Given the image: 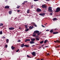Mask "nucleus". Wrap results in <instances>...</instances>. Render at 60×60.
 <instances>
[{"label": "nucleus", "mask_w": 60, "mask_h": 60, "mask_svg": "<svg viewBox=\"0 0 60 60\" xmlns=\"http://www.w3.org/2000/svg\"><path fill=\"white\" fill-rule=\"evenodd\" d=\"M48 11L50 12H52L53 11L52 10V7H49L48 8Z\"/></svg>", "instance_id": "obj_1"}, {"label": "nucleus", "mask_w": 60, "mask_h": 60, "mask_svg": "<svg viewBox=\"0 0 60 60\" xmlns=\"http://www.w3.org/2000/svg\"><path fill=\"white\" fill-rule=\"evenodd\" d=\"M59 11H60V8L59 7H58L56 8V11L55 12H59Z\"/></svg>", "instance_id": "obj_2"}, {"label": "nucleus", "mask_w": 60, "mask_h": 60, "mask_svg": "<svg viewBox=\"0 0 60 60\" xmlns=\"http://www.w3.org/2000/svg\"><path fill=\"white\" fill-rule=\"evenodd\" d=\"M42 7L43 8H45V10H46V9H47V8H47V6H46V5L43 4L42 5Z\"/></svg>", "instance_id": "obj_3"}, {"label": "nucleus", "mask_w": 60, "mask_h": 60, "mask_svg": "<svg viewBox=\"0 0 60 60\" xmlns=\"http://www.w3.org/2000/svg\"><path fill=\"white\" fill-rule=\"evenodd\" d=\"M39 33V31L38 30H35L34 31V32L33 33V34H37Z\"/></svg>", "instance_id": "obj_4"}, {"label": "nucleus", "mask_w": 60, "mask_h": 60, "mask_svg": "<svg viewBox=\"0 0 60 60\" xmlns=\"http://www.w3.org/2000/svg\"><path fill=\"white\" fill-rule=\"evenodd\" d=\"M36 11L37 12H40V11H41V10L39 8H38L37 9Z\"/></svg>", "instance_id": "obj_5"}, {"label": "nucleus", "mask_w": 60, "mask_h": 60, "mask_svg": "<svg viewBox=\"0 0 60 60\" xmlns=\"http://www.w3.org/2000/svg\"><path fill=\"white\" fill-rule=\"evenodd\" d=\"M15 29V28L13 27H10L9 28V29L10 30H14V29Z\"/></svg>", "instance_id": "obj_6"}, {"label": "nucleus", "mask_w": 60, "mask_h": 60, "mask_svg": "<svg viewBox=\"0 0 60 60\" xmlns=\"http://www.w3.org/2000/svg\"><path fill=\"white\" fill-rule=\"evenodd\" d=\"M39 15L40 16H44L45 15V13H42L40 14H39Z\"/></svg>", "instance_id": "obj_7"}, {"label": "nucleus", "mask_w": 60, "mask_h": 60, "mask_svg": "<svg viewBox=\"0 0 60 60\" xmlns=\"http://www.w3.org/2000/svg\"><path fill=\"white\" fill-rule=\"evenodd\" d=\"M32 54L33 56H36V54L35 53V52H33L32 53Z\"/></svg>", "instance_id": "obj_8"}, {"label": "nucleus", "mask_w": 60, "mask_h": 60, "mask_svg": "<svg viewBox=\"0 0 60 60\" xmlns=\"http://www.w3.org/2000/svg\"><path fill=\"white\" fill-rule=\"evenodd\" d=\"M58 33H59V32H58L56 31L53 32V34H58Z\"/></svg>", "instance_id": "obj_9"}, {"label": "nucleus", "mask_w": 60, "mask_h": 60, "mask_svg": "<svg viewBox=\"0 0 60 60\" xmlns=\"http://www.w3.org/2000/svg\"><path fill=\"white\" fill-rule=\"evenodd\" d=\"M10 7H9V6L7 5V6H6L5 7V9H9V8Z\"/></svg>", "instance_id": "obj_10"}, {"label": "nucleus", "mask_w": 60, "mask_h": 60, "mask_svg": "<svg viewBox=\"0 0 60 60\" xmlns=\"http://www.w3.org/2000/svg\"><path fill=\"white\" fill-rule=\"evenodd\" d=\"M54 42L55 43H56V42H58V43H60V41L58 40H56V41H54Z\"/></svg>", "instance_id": "obj_11"}, {"label": "nucleus", "mask_w": 60, "mask_h": 60, "mask_svg": "<svg viewBox=\"0 0 60 60\" xmlns=\"http://www.w3.org/2000/svg\"><path fill=\"white\" fill-rule=\"evenodd\" d=\"M32 24L33 25H34L35 27H37V25H35V23H34L33 22L32 23Z\"/></svg>", "instance_id": "obj_12"}, {"label": "nucleus", "mask_w": 60, "mask_h": 60, "mask_svg": "<svg viewBox=\"0 0 60 60\" xmlns=\"http://www.w3.org/2000/svg\"><path fill=\"white\" fill-rule=\"evenodd\" d=\"M33 27H34V26H30L29 27V28L30 30H31V29H32L33 28Z\"/></svg>", "instance_id": "obj_13"}, {"label": "nucleus", "mask_w": 60, "mask_h": 60, "mask_svg": "<svg viewBox=\"0 0 60 60\" xmlns=\"http://www.w3.org/2000/svg\"><path fill=\"white\" fill-rule=\"evenodd\" d=\"M47 42H49V41H48V40H45L44 41V44H45V43H46Z\"/></svg>", "instance_id": "obj_14"}, {"label": "nucleus", "mask_w": 60, "mask_h": 60, "mask_svg": "<svg viewBox=\"0 0 60 60\" xmlns=\"http://www.w3.org/2000/svg\"><path fill=\"white\" fill-rule=\"evenodd\" d=\"M15 48V47H14L13 46H12L11 47V49L12 50H13Z\"/></svg>", "instance_id": "obj_15"}, {"label": "nucleus", "mask_w": 60, "mask_h": 60, "mask_svg": "<svg viewBox=\"0 0 60 60\" xmlns=\"http://www.w3.org/2000/svg\"><path fill=\"white\" fill-rule=\"evenodd\" d=\"M58 19H56V18H53L52 19L53 20V21H55V20H58Z\"/></svg>", "instance_id": "obj_16"}, {"label": "nucleus", "mask_w": 60, "mask_h": 60, "mask_svg": "<svg viewBox=\"0 0 60 60\" xmlns=\"http://www.w3.org/2000/svg\"><path fill=\"white\" fill-rule=\"evenodd\" d=\"M24 45H24V43H23V44H22V45L21 46V47L22 48H23V47H24Z\"/></svg>", "instance_id": "obj_17"}, {"label": "nucleus", "mask_w": 60, "mask_h": 60, "mask_svg": "<svg viewBox=\"0 0 60 60\" xmlns=\"http://www.w3.org/2000/svg\"><path fill=\"white\" fill-rule=\"evenodd\" d=\"M35 39L37 41H39V38H38L36 37Z\"/></svg>", "instance_id": "obj_18"}, {"label": "nucleus", "mask_w": 60, "mask_h": 60, "mask_svg": "<svg viewBox=\"0 0 60 60\" xmlns=\"http://www.w3.org/2000/svg\"><path fill=\"white\" fill-rule=\"evenodd\" d=\"M30 44H33V43H34V41H31L30 42Z\"/></svg>", "instance_id": "obj_19"}, {"label": "nucleus", "mask_w": 60, "mask_h": 60, "mask_svg": "<svg viewBox=\"0 0 60 60\" xmlns=\"http://www.w3.org/2000/svg\"><path fill=\"white\" fill-rule=\"evenodd\" d=\"M53 32H54V30H50V33H53Z\"/></svg>", "instance_id": "obj_20"}, {"label": "nucleus", "mask_w": 60, "mask_h": 60, "mask_svg": "<svg viewBox=\"0 0 60 60\" xmlns=\"http://www.w3.org/2000/svg\"><path fill=\"white\" fill-rule=\"evenodd\" d=\"M12 13V11H10L9 12V14H11Z\"/></svg>", "instance_id": "obj_21"}, {"label": "nucleus", "mask_w": 60, "mask_h": 60, "mask_svg": "<svg viewBox=\"0 0 60 60\" xmlns=\"http://www.w3.org/2000/svg\"><path fill=\"white\" fill-rule=\"evenodd\" d=\"M35 40V39L34 38H33L31 39V40L32 41H34Z\"/></svg>", "instance_id": "obj_22"}, {"label": "nucleus", "mask_w": 60, "mask_h": 60, "mask_svg": "<svg viewBox=\"0 0 60 60\" xmlns=\"http://www.w3.org/2000/svg\"><path fill=\"white\" fill-rule=\"evenodd\" d=\"M29 30V29L27 28L25 30V31L26 32H27V31H28Z\"/></svg>", "instance_id": "obj_23"}, {"label": "nucleus", "mask_w": 60, "mask_h": 60, "mask_svg": "<svg viewBox=\"0 0 60 60\" xmlns=\"http://www.w3.org/2000/svg\"><path fill=\"white\" fill-rule=\"evenodd\" d=\"M43 42H44V41H41L40 42V43H41H41H43Z\"/></svg>", "instance_id": "obj_24"}, {"label": "nucleus", "mask_w": 60, "mask_h": 60, "mask_svg": "<svg viewBox=\"0 0 60 60\" xmlns=\"http://www.w3.org/2000/svg\"><path fill=\"white\" fill-rule=\"evenodd\" d=\"M24 46L25 47H29V46H28L26 45H24Z\"/></svg>", "instance_id": "obj_25"}, {"label": "nucleus", "mask_w": 60, "mask_h": 60, "mask_svg": "<svg viewBox=\"0 0 60 60\" xmlns=\"http://www.w3.org/2000/svg\"><path fill=\"white\" fill-rule=\"evenodd\" d=\"M27 57H28V58H31V57H30V56H29L28 55H27Z\"/></svg>", "instance_id": "obj_26"}, {"label": "nucleus", "mask_w": 60, "mask_h": 60, "mask_svg": "<svg viewBox=\"0 0 60 60\" xmlns=\"http://www.w3.org/2000/svg\"><path fill=\"white\" fill-rule=\"evenodd\" d=\"M25 27L26 28H27V25H25Z\"/></svg>", "instance_id": "obj_27"}, {"label": "nucleus", "mask_w": 60, "mask_h": 60, "mask_svg": "<svg viewBox=\"0 0 60 60\" xmlns=\"http://www.w3.org/2000/svg\"><path fill=\"white\" fill-rule=\"evenodd\" d=\"M3 25V23H1L0 24V26H1Z\"/></svg>", "instance_id": "obj_28"}, {"label": "nucleus", "mask_w": 60, "mask_h": 60, "mask_svg": "<svg viewBox=\"0 0 60 60\" xmlns=\"http://www.w3.org/2000/svg\"><path fill=\"white\" fill-rule=\"evenodd\" d=\"M3 34V32H2V31H1L0 32V34Z\"/></svg>", "instance_id": "obj_29"}, {"label": "nucleus", "mask_w": 60, "mask_h": 60, "mask_svg": "<svg viewBox=\"0 0 60 60\" xmlns=\"http://www.w3.org/2000/svg\"><path fill=\"white\" fill-rule=\"evenodd\" d=\"M6 41L7 42H9V39H7Z\"/></svg>", "instance_id": "obj_30"}, {"label": "nucleus", "mask_w": 60, "mask_h": 60, "mask_svg": "<svg viewBox=\"0 0 60 60\" xmlns=\"http://www.w3.org/2000/svg\"><path fill=\"white\" fill-rule=\"evenodd\" d=\"M29 13V10H28L27 11V13Z\"/></svg>", "instance_id": "obj_31"}, {"label": "nucleus", "mask_w": 60, "mask_h": 60, "mask_svg": "<svg viewBox=\"0 0 60 60\" xmlns=\"http://www.w3.org/2000/svg\"><path fill=\"white\" fill-rule=\"evenodd\" d=\"M60 46L59 45H58L57 47H56V48H59V47H60Z\"/></svg>", "instance_id": "obj_32"}, {"label": "nucleus", "mask_w": 60, "mask_h": 60, "mask_svg": "<svg viewBox=\"0 0 60 60\" xmlns=\"http://www.w3.org/2000/svg\"><path fill=\"white\" fill-rule=\"evenodd\" d=\"M19 51V49H18L16 51V52H18Z\"/></svg>", "instance_id": "obj_33"}, {"label": "nucleus", "mask_w": 60, "mask_h": 60, "mask_svg": "<svg viewBox=\"0 0 60 60\" xmlns=\"http://www.w3.org/2000/svg\"><path fill=\"white\" fill-rule=\"evenodd\" d=\"M20 7V6H18L17 7V9H19V8Z\"/></svg>", "instance_id": "obj_34"}, {"label": "nucleus", "mask_w": 60, "mask_h": 60, "mask_svg": "<svg viewBox=\"0 0 60 60\" xmlns=\"http://www.w3.org/2000/svg\"><path fill=\"white\" fill-rule=\"evenodd\" d=\"M7 47H8V45H5V48H7Z\"/></svg>", "instance_id": "obj_35"}, {"label": "nucleus", "mask_w": 60, "mask_h": 60, "mask_svg": "<svg viewBox=\"0 0 60 60\" xmlns=\"http://www.w3.org/2000/svg\"><path fill=\"white\" fill-rule=\"evenodd\" d=\"M41 34V33H38V34H37V35H40V34Z\"/></svg>", "instance_id": "obj_36"}, {"label": "nucleus", "mask_w": 60, "mask_h": 60, "mask_svg": "<svg viewBox=\"0 0 60 60\" xmlns=\"http://www.w3.org/2000/svg\"><path fill=\"white\" fill-rule=\"evenodd\" d=\"M21 41V40H19L18 41H17V42H20Z\"/></svg>", "instance_id": "obj_37"}, {"label": "nucleus", "mask_w": 60, "mask_h": 60, "mask_svg": "<svg viewBox=\"0 0 60 60\" xmlns=\"http://www.w3.org/2000/svg\"><path fill=\"white\" fill-rule=\"evenodd\" d=\"M39 0H34V1L35 2H36V1H39Z\"/></svg>", "instance_id": "obj_38"}, {"label": "nucleus", "mask_w": 60, "mask_h": 60, "mask_svg": "<svg viewBox=\"0 0 60 60\" xmlns=\"http://www.w3.org/2000/svg\"><path fill=\"white\" fill-rule=\"evenodd\" d=\"M36 35V34H34V35H33L32 36H35Z\"/></svg>", "instance_id": "obj_39"}, {"label": "nucleus", "mask_w": 60, "mask_h": 60, "mask_svg": "<svg viewBox=\"0 0 60 60\" xmlns=\"http://www.w3.org/2000/svg\"><path fill=\"white\" fill-rule=\"evenodd\" d=\"M2 38L3 39H5V37H4V36H3L2 37Z\"/></svg>", "instance_id": "obj_40"}, {"label": "nucleus", "mask_w": 60, "mask_h": 60, "mask_svg": "<svg viewBox=\"0 0 60 60\" xmlns=\"http://www.w3.org/2000/svg\"><path fill=\"white\" fill-rule=\"evenodd\" d=\"M27 41H30V39H27Z\"/></svg>", "instance_id": "obj_41"}, {"label": "nucleus", "mask_w": 60, "mask_h": 60, "mask_svg": "<svg viewBox=\"0 0 60 60\" xmlns=\"http://www.w3.org/2000/svg\"><path fill=\"white\" fill-rule=\"evenodd\" d=\"M42 26L43 27H45V26H43V25H42Z\"/></svg>", "instance_id": "obj_42"}, {"label": "nucleus", "mask_w": 60, "mask_h": 60, "mask_svg": "<svg viewBox=\"0 0 60 60\" xmlns=\"http://www.w3.org/2000/svg\"><path fill=\"white\" fill-rule=\"evenodd\" d=\"M25 42H27V39H26L25 40Z\"/></svg>", "instance_id": "obj_43"}, {"label": "nucleus", "mask_w": 60, "mask_h": 60, "mask_svg": "<svg viewBox=\"0 0 60 60\" xmlns=\"http://www.w3.org/2000/svg\"><path fill=\"white\" fill-rule=\"evenodd\" d=\"M17 11V12H20V10H18Z\"/></svg>", "instance_id": "obj_44"}, {"label": "nucleus", "mask_w": 60, "mask_h": 60, "mask_svg": "<svg viewBox=\"0 0 60 60\" xmlns=\"http://www.w3.org/2000/svg\"><path fill=\"white\" fill-rule=\"evenodd\" d=\"M21 29V27H19V29Z\"/></svg>", "instance_id": "obj_45"}, {"label": "nucleus", "mask_w": 60, "mask_h": 60, "mask_svg": "<svg viewBox=\"0 0 60 60\" xmlns=\"http://www.w3.org/2000/svg\"><path fill=\"white\" fill-rule=\"evenodd\" d=\"M48 47H49V46H46L45 47V48H47Z\"/></svg>", "instance_id": "obj_46"}, {"label": "nucleus", "mask_w": 60, "mask_h": 60, "mask_svg": "<svg viewBox=\"0 0 60 60\" xmlns=\"http://www.w3.org/2000/svg\"><path fill=\"white\" fill-rule=\"evenodd\" d=\"M50 15H52V13H50Z\"/></svg>", "instance_id": "obj_47"}, {"label": "nucleus", "mask_w": 60, "mask_h": 60, "mask_svg": "<svg viewBox=\"0 0 60 60\" xmlns=\"http://www.w3.org/2000/svg\"><path fill=\"white\" fill-rule=\"evenodd\" d=\"M35 37H39V36H36Z\"/></svg>", "instance_id": "obj_48"}, {"label": "nucleus", "mask_w": 60, "mask_h": 60, "mask_svg": "<svg viewBox=\"0 0 60 60\" xmlns=\"http://www.w3.org/2000/svg\"><path fill=\"white\" fill-rule=\"evenodd\" d=\"M35 46V45H32V46H32V47H34V46Z\"/></svg>", "instance_id": "obj_49"}, {"label": "nucleus", "mask_w": 60, "mask_h": 60, "mask_svg": "<svg viewBox=\"0 0 60 60\" xmlns=\"http://www.w3.org/2000/svg\"><path fill=\"white\" fill-rule=\"evenodd\" d=\"M25 4V3H23L22 4Z\"/></svg>", "instance_id": "obj_50"}, {"label": "nucleus", "mask_w": 60, "mask_h": 60, "mask_svg": "<svg viewBox=\"0 0 60 60\" xmlns=\"http://www.w3.org/2000/svg\"><path fill=\"white\" fill-rule=\"evenodd\" d=\"M49 55V53H48L47 54V55Z\"/></svg>", "instance_id": "obj_51"}, {"label": "nucleus", "mask_w": 60, "mask_h": 60, "mask_svg": "<svg viewBox=\"0 0 60 60\" xmlns=\"http://www.w3.org/2000/svg\"><path fill=\"white\" fill-rule=\"evenodd\" d=\"M24 3H27V1H24Z\"/></svg>", "instance_id": "obj_52"}, {"label": "nucleus", "mask_w": 60, "mask_h": 60, "mask_svg": "<svg viewBox=\"0 0 60 60\" xmlns=\"http://www.w3.org/2000/svg\"><path fill=\"white\" fill-rule=\"evenodd\" d=\"M46 31H49V30H46Z\"/></svg>", "instance_id": "obj_53"}, {"label": "nucleus", "mask_w": 60, "mask_h": 60, "mask_svg": "<svg viewBox=\"0 0 60 60\" xmlns=\"http://www.w3.org/2000/svg\"><path fill=\"white\" fill-rule=\"evenodd\" d=\"M57 30V29H55L54 30V31H56V30Z\"/></svg>", "instance_id": "obj_54"}, {"label": "nucleus", "mask_w": 60, "mask_h": 60, "mask_svg": "<svg viewBox=\"0 0 60 60\" xmlns=\"http://www.w3.org/2000/svg\"><path fill=\"white\" fill-rule=\"evenodd\" d=\"M36 60H40V59H37Z\"/></svg>", "instance_id": "obj_55"}, {"label": "nucleus", "mask_w": 60, "mask_h": 60, "mask_svg": "<svg viewBox=\"0 0 60 60\" xmlns=\"http://www.w3.org/2000/svg\"><path fill=\"white\" fill-rule=\"evenodd\" d=\"M43 49H45V48H44V47H43Z\"/></svg>", "instance_id": "obj_56"}, {"label": "nucleus", "mask_w": 60, "mask_h": 60, "mask_svg": "<svg viewBox=\"0 0 60 60\" xmlns=\"http://www.w3.org/2000/svg\"><path fill=\"white\" fill-rule=\"evenodd\" d=\"M52 36H51L50 37H52Z\"/></svg>", "instance_id": "obj_57"}, {"label": "nucleus", "mask_w": 60, "mask_h": 60, "mask_svg": "<svg viewBox=\"0 0 60 60\" xmlns=\"http://www.w3.org/2000/svg\"><path fill=\"white\" fill-rule=\"evenodd\" d=\"M36 45H38V44H36Z\"/></svg>", "instance_id": "obj_58"}, {"label": "nucleus", "mask_w": 60, "mask_h": 60, "mask_svg": "<svg viewBox=\"0 0 60 60\" xmlns=\"http://www.w3.org/2000/svg\"><path fill=\"white\" fill-rule=\"evenodd\" d=\"M44 25L45 26H46V24H45Z\"/></svg>", "instance_id": "obj_59"}, {"label": "nucleus", "mask_w": 60, "mask_h": 60, "mask_svg": "<svg viewBox=\"0 0 60 60\" xmlns=\"http://www.w3.org/2000/svg\"><path fill=\"white\" fill-rule=\"evenodd\" d=\"M41 47L40 46V48H40V49H41Z\"/></svg>", "instance_id": "obj_60"}, {"label": "nucleus", "mask_w": 60, "mask_h": 60, "mask_svg": "<svg viewBox=\"0 0 60 60\" xmlns=\"http://www.w3.org/2000/svg\"><path fill=\"white\" fill-rule=\"evenodd\" d=\"M41 60H43L42 59H41Z\"/></svg>", "instance_id": "obj_61"}, {"label": "nucleus", "mask_w": 60, "mask_h": 60, "mask_svg": "<svg viewBox=\"0 0 60 60\" xmlns=\"http://www.w3.org/2000/svg\"><path fill=\"white\" fill-rule=\"evenodd\" d=\"M46 24H47V23H46Z\"/></svg>", "instance_id": "obj_62"}, {"label": "nucleus", "mask_w": 60, "mask_h": 60, "mask_svg": "<svg viewBox=\"0 0 60 60\" xmlns=\"http://www.w3.org/2000/svg\"><path fill=\"white\" fill-rule=\"evenodd\" d=\"M11 19H12V17H11Z\"/></svg>", "instance_id": "obj_63"}, {"label": "nucleus", "mask_w": 60, "mask_h": 60, "mask_svg": "<svg viewBox=\"0 0 60 60\" xmlns=\"http://www.w3.org/2000/svg\"><path fill=\"white\" fill-rule=\"evenodd\" d=\"M59 54H60V52H59Z\"/></svg>", "instance_id": "obj_64"}]
</instances>
